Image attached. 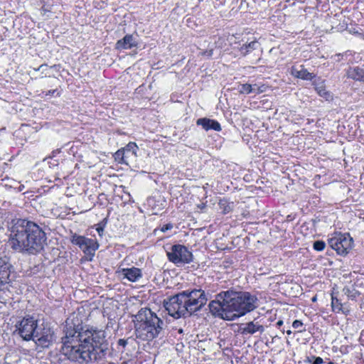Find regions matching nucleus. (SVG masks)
Here are the masks:
<instances>
[{
  "mask_svg": "<svg viewBox=\"0 0 364 364\" xmlns=\"http://www.w3.org/2000/svg\"><path fill=\"white\" fill-rule=\"evenodd\" d=\"M291 74L295 77L306 80H311L315 77L313 73H309L303 65H300L299 67L292 66L291 68Z\"/></svg>",
  "mask_w": 364,
  "mask_h": 364,
  "instance_id": "ddd939ff",
  "label": "nucleus"
},
{
  "mask_svg": "<svg viewBox=\"0 0 364 364\" xmlns=\"http://www.w3.org/2000/svg\"><path fill=\"white\" fill-rule=\"evenodd\" d=\"M323 360L321 357H316L314 360V363L317 364H321L323 363Z\"/></svg>",
  "mask_w": 364,
  "mask_h": 364,
  "instance_id": "473e14b6",
  "label": "nucleus"
},
{
  "mask_svg": "<svg viewBox=\"0 0 364 364\" xmlns=\"http://www.w3.org/2000/svg\"><path fill=\"white\" fill-rule=\"evenodd\" d=\"M336 55V56H338V57H339V56H341V54H340V53H339V54H337V55Z\"/></svg>",
  "mask_w": 364,
  "mask_h": 364,
  "instance_id": "a19ab883",
  "label": "nucleus"
},
{
  "mask_svg": "<svg viewBox=\"0 0 364 364\" xmlns=\"http://www.w3.org/2000/svg\"><path fill=\"white\" fill-rule=\"evenodd\" d=\"M226 291H221L216 296V299L209 303L210 312L214 316L221 318L232 321V316L230 311L229 304L226 297L223 296Z\"/></svg>",
  "mask_w": 364,
  "mask_h": 364,
  "instance_id": "423d86ee",
  "label": "nucleus"
},
{
  "mask_svg": "<svg viewBox=\"0 0 364 364\" xmlns=\"http://www.w3.org/2000/svg\"><path fill=\"white\" fill-rule=\"evenodd\" d=\"M168 260L178 267L189 264L193 261V254L188 249L182 245H173L166 252Z\"/></svg>",
  "mask_w": 364,
  "mask_h": 364,
  "instance_id": "0eeeda50",
  "label": "nucleus"
},
{
  "mask_svg": "<svg viewBox=\"0 0 364 364\" xmlns=\"http://www.w3.org/2000/svg\"><path fill=\"white\" fill-rule=\"evenodd\" d=\"M47 67H48V65L46 64H43V65H40L38 68H36L35 70L36 71L42 70V72H43L45 68H46Z\"/></svg>",
  "mask_w": 364,
  "mask_h": 364,
  "instance_id": "2f4dec72",
  "label": "nucleus"
},
{
  "mask_svg": "<svg viewBox=\"0 0 364 364\" xmlns=\"http://www.w3.org/2000/svg\"><path fill=\"white\" fill-rule=\"evenodd\" d=\"M57 92L56 90H49L46 95H53Z\"/></svg>",
  "mask_w": 364,
  "mask_h": 364,
  "instance_id": "c9c22d12",
  "label": "nucleus"
},
{
  "mask_svg": "<svg viewBox=\"0 0 364 364\" xmlns=\"http://www.w3.org/2000/svg\"><path fill=\"white\" fill-rule=\"evenodd\" d=\"M197 125H200L203 128L208 131L210 129H213L215 131H220L221 126L220 123L214 119H210L208 118H200L196 122Z\"/></svg>",
  "mask_w": 364,
  "mask_h": 364,
  "instance_id": "4468645a",
  "label": "nucleus"
},
{
  "mask_svg": "<svg viewBox=\"0 0 364 364\" xmlns=\"http://www.w3.org/2000/svg\"><path fill=\"white\" fill-rule=\"evenodd\" d=\"M122 272L125 278L133 282L138 281L142 277L141 270L134 267L123 269Z\"/></svg>",
  "mask_w": 364,
  "mask_h": 364,
  "instance_id": "2eb2a0df",
  "label": "nucleus"
},
{
  "mask_svg": "<svg viewBox=\"0 0 364 364\" xmlns=\"http://www.w3.org/2000/svg\"><path fill=\"white\" fill-rule=\"evenodd\" d=\"M303 326V323L299 320H295L292 323V326L294 328H299Z\"/></svg>",
  "mask_w": 364,
  "mask_h": 364,
  "instance_id": "c85d7f7f",
  "label": "nucleus"
},
{
  "mask_svg": "<svg viewBox=\"0 0 364 364\" xmlns=\"http://www.w3.org/2000/svg\"><path fill=\"white\" fill-rule=\"evenodd\" d=\"M200 208H203L205 207V204H202L201 206H199Z\"/></svg>",
  "mask_w": 364,
  "mask_h": 364,
  "instance_id": "58836bf2",
  "label": "nucleus"
},
{
  "mask_svg": "<svg viewBox=\"0 0 364 364\" xmlns=\"http://www.w3.org/2000/svg\"><path fill=\"white\" fill-rule=\"evenodd\" d=\"M14 272V267L10 258L6 255H0V282L1 284L9 281L11 273Z\"/></svg>",
  "mask_w": 364,
  "mask_h": 364,
  "instance_id": "f8f14e48",
  "label": "nucleus"
},
{
  "mask_svg": "<svg viewBox=\"0 0 364 364\" xmlns=\"http://www.w3.org/2000/svg\"><path fill=\"white\" fill-rule=\"evenodd\" d=\"M136 46L132 35H126L122 39L119 40L116 43L117 49H129Z\"/></svg>",
  "mask_w": 364,
  "mask_h": 364,
  "instance_id": "dca6fc26",
  "label": "nucleus"
},
{
  "mask_svg": "<svg viewBox=\"0 0 364 364\" xmlns=\"http://www.w3.org/2000/svg\"><path fill=\"white\" fill-rule=\"evenodd\" d=\"M329 246L340 255L345 256L353 246V238L348 233H336L328 240Z\"/></svg>",
  "mask_w": 364,
  "mask_h": 364,
  "instance_id": "6e6552de",
  "label": "nucleus"
},
{
  "mask_svg": "<svg viewBox=\"0 0 364 364\" xmlns=\"http://www.w3.org/2000/svg\"><path fill=\"white\" fill-rule=\"evenodd\" d=\"M172 228H173V225L171 223H167L161 227V231L163 232H165L169 230H171Z\"/></svg>",
  "mask_w": 364,
  "mask_h": 364,
  "instance_id": "cd10ccee",
  "label": "nucleus"
},
{
  "mask_svg": "<svg viewBox=\"0 0 364 364\" xmlns=\"http://www.w3.org/2000/svg\"><path fill=\"white\" fill-rule=\"evenodd\" d=\"M124 150H123L122 149H119L115 152L114 158L115 160L118 161L119 163L128 165L129 161L126 159H124Z\"/></svg>",
  "mask_w": 364,
  "mask_h": 364,
  "instance_id": "5701e85b",
  "label": "nucleus"
},
{
  "mask_svg": "<svg viewBox=\"0 0 364 364\" xmlns=\"http://www.w3.org/2000/svg\"><path fill=\"white\" fill-rule=\"evenodd\" d=\"M252 87H255V92H254L256 94H259V93L263 92L264 91V89H263V86L258 87L257 85H254Z\"/></svg>",
  "mask_w": 364,
  "mask_h": 364,
  "instance_id": "c756f323",
  "label": "nucleus"
},
{
  "mask_svg": "<svg viewBox=\"0 0 364 364\" xmlns=\"http://www.w3.org/2000/svg\"><path fill=\"white\" fill-rule=\"evenodd\" d=\"M326 247V243L323 240H317L314 242L313 247L316 251H322Z\"/></svg>",
  "mask_w": 364,
  "mask_h": 364,
  "instance_id": "bb28decb",
  "label": "nucleus"
},
{
  "mask_svg": "<svg viewBox=\"0 0 364 364\" xmlns=\"http://www.w3.org/2000/svg\"><path fill=\"white\" fill-rule=\"evenodd\" d=\"M218 205L223 214H227L232 210L230 204L226 200H220Z\"/></svg>",
  "mask_w": 364,
  "mask_h": 364,
  "instance_id": "4be33fe9",
  "label": "nucleus"
},
{
  "mask_svg": "<svg viewBox=\"0 0 364 364\" xmlns=\"http://www.w3.org/2000/svg\"><path fill=\"white\" fill-rule=\"evenodd\" d=\"M313 364H317V363H314H314H313Z\"/></svg>",
  "mask_w": 364,
  "mask_h": 364,
  "instance_id": "37998d69",
  "label": "nucleus"
},
{
  "mask_svg": "<svg viewBox=\"0 0 364 364\" xmlns=\"http://www.w3.org/2000/svg\"><path fill=\"white\" fill-rule=\"evenodd\" d=\"M258 46L259 43L257 41H252L249 43L242 45L240 48V51L242 55L245 56L249 53L256 50L258 48Z\"/></svg>",
  "mask_w": 364,
  "mask_h": 364,
  "instance_id": "6ab92c4d",
  "label": "nucleus"
},
{
  "mask_svg": "<svg viewBox=\"0 0 364 364\" xmlns=\"http://www.w3.org/2000/svg\"><path fill=\"white\" fill-rule=\"evenodd\" d=\"M71 242L77 245L85 254L91 257L95 255V251L99 248V244L96 240L87 238L77 234L72 235Z\"/></svg>",
  "mask_w": 364,
  "mask_h": 364,
  "instance_id": "9b49d317",
  "label": "nucleus"
},
{
  "mask_svg": "<svg viewBox=\"0 0 364 364\" xmlns=\"http://www.w3.org/2000/svg\"><path fill=\"white\" fill-rule=\"evenodd\" d=\"M317 93L321 96L326 99H328L330 97V93L325 89L323 86H316L315 87Z\"/></svg>",
  "mask_w": 364,
  "mask_h": 364,
  "instance_id": "a878e982",
  "label": "nucleus"
},
{
  "mask_svg": "<svg viewBox=\"0 0 364 364\" xmlns=\"http://www.w3.org/2000/svg\"><path fill=\"white\" fill-rule=\"evenodd\" d=\"M36 345L41 348H49L55 341L53 330L47 324H41L36 333L34 338Z\"/></svg>",
  "mask_w": 364,
  "mask_h": 364,
  "instance_id": "9d476101",
  "label": "nucleus"
},
{
  "mask_svg": "<svg viewBox=\"0 0 364 364\" xmlns=\"http://www.w3.org/2000/svg\"><path fill=\"white\" fill-rule=\"evenodd\" d=\"M124 159H126L128 161H129V159H130L131 157H133L134 156H132L129 152H126V151H124Z\"/></svg>",
  "mask_w": 364,
  "mask_h": 364,
  "instance_id": "72a5a7b5",
  "label": "nucleus"
},
{
  "mask_svg": "<svg viewBox=\"0 0 364 364\" xmlns=\"http://www.w3.org/2000/svg\"><path fill=\"white\" fill-rule=\"evenodd\" d=\"M97 231L98 234L100 235V236H102L104 229H103V228L99 227L97 228Z\"/></svg>",
  "mask_w": 364,
  "mask_h": 364,
  "instance_id": "f704fd0d",
  "label": "nucleus"
},
{
  "mask_svg": "<svg viewBox=\"0 0 364 364\" xmlns=\"http://www.w3.org/2000/svg\"><path fill=\"white\" fill-rule=\"evenodd\" d=\"M63 332V350L72 361L80 364L95 361L108 350L105 333L82 326L78 318H67Z\"/></svg>",
  "mask_w": 364,
  "mask_h": 364,
  "instance_id": "f257e3e1",
  "label": "nucleus"
},
{
  "mask_svg": "<svg viewBox=\"0 0 364 364\" xmlns=\"http://www.w3.org/2000/svg\"><path fill=\"white\" fill-rule=\"evenodd\" d=\"M282 324H283V321H282V320L278 321H277V325L278 326H282Z\"/></svg>",
  "mask_w": 364,
  "mask_h": 364,
  "instance_id": "e433bc0d",
  "label": "nucleus"
},
{
  "mask_svg": "<svg viewBox=\"0 0 364 364\" xmlns=\"http://www.w3.org/2000/svg\"><path fill=\"white\" fill-rule=\"evenodd\" d=\"M287 333L288 335H290V334L291 333V331L290 330H288V331H287Z\"/></svg>",
  "mask_w": 364,
  "mask_h": 364,
  "instance_id": "4c0bfd02",
  "label": "nucleus"
},
{
  "mask_svg": "<svg viewBox=\"0 0 364 364\" xmlns=\"http://www.w3.org/2000/svg\"><path fill=\"white\" fill-rule=\"evenodd\" d=\"M239 92L242 94H250L255 92V87H253L252 85L250 84H242L241 85Z\"/></svg>",
  "mask_w": 364,
  "mask_h": 364,
  "instance_id": "393cba45",
  "label": "nucleus"
},
{
  "mask_svg": "<svg viewBox=\"0 0 364 364\" xmlns=\"http://www.w3.org/2000/svg\"><path fill=\"white\" fill-rule=\"evenodd\" d=\"M343 291L345 295L352 300L355 299L360 295L359 291L353 286L344 287Z\"/></svg>",
  "mask_w": 364,
  "mask_h": 364,
  "instance_id": "aec40b11",
  "label": "nucleus"
},
{
  "mask_svg": "<svg viewBox=\"0 0 364 364\" xmlns=\"http://www.w3.org/2000/svg\"><path fill=\"white\" fill-rule=\"evenodd\" d=\"M39 326L33 316L24 317L16 324L18 334L25 341L32 340Z\"/></svg>",
  "mask_w": 364,
  "mask_h": 364,
  "instance_id": "1a4fd4ad",
  "label": "nucleus"
},
{
  "mask_svg": "<svg viewBox=\"0 0 364 364\" xmlns=\"http://www.w3.org/2000/svg\"><path fill=\"white\" fill-rule=\"evenodd\" d=\"M135 334L137 338L150 341L163 336L165 322L150 309L142 308L134 316Z\"/></svg>",
  "mask_w": 364,
  "mask_h": 364,
  "instance_id": "20e7f679",
  "label": "nucleus"
},
{
  "mask_svg": "<svg viewBox=\"0 0 364 364\" xmlns=\"http://www.w3.org/2000/svg\"><path fill=\"white\" fill-rule=\"evenodd\" d=\"M118 344H119V346H123V347H125V346L127 345V341L126 340H124V339H119V340L118 341Z\"/></svg>",
  "mask_w": 364,
  "mask_h": 364,
  "instance_id": "7c9ffc66",
  "label": "nucleus"
},
{
  "mask_svg": "<svg viewBox=\"0 0 364 364\" xmlns=\"http://www.w3.org/2000/svg\"><path fill=\"white\" fill-rule=\"evenodd\" d=\"M138 147L135 143H129L124 148L122 149L126 151V152H129L132 156L135 157L136 156V150Z\"/></svg>",
  "mask_w": 364,
  "mask_h": 364,
  "instance_id": "b1692460",
  "label": "nucleus"
},
{
  "mask_svg": "<svg viewBox=\"0 0 364 364\" xmlns=\"http://www.w3.org/2000/svg\"><path fill=\"white\" fill-rule=\"evenodd\" d=\"M264 330L263 326L255 323L253 321L247 323L245 327L241 328V333L242 334H253L257 331L263 332Z\"/></svg>",
  "mask_w": 364,
  "mask_h": 364,
  "instance_id": "f3484780",
  "label": "nucleus"
},
{
  "mask_svg": "<svg viewBox=\"0 0 364 364\" xmlns=\"http://www.w3.org/2000/svg\"><path fill=\"white\" fill-rule=\"evenodd\" d=\"M328 364H333V363H332V362H330V363H329Z\"/></svg>",
  "mask_w": 364,
  "mask_h": 364,
  "instance_id": "79ce46f5",
  "label": "nucleus"
},
{
  "mask_svg": "<svg viewBox=\"0 0 364 364\" xmlns=\"http://www.w3.org/2000/svg\"><path fill=\"white\" fill-rule=\"evenodd\" d=\"M46 240L45 232L36 223L25 219L14 220L9 239L13 250L36 255L43 250Z\"/></svg>",
  "mask_w": 364,
  "mask_h": 364,
  "instance_id": "f03ea898",
  "label": "nucleus"
},
{
  "mask_svg": "<svg viewBox=\"0 0 364 364\" xmlns=\"http://www.w3.org/2000/svg\"><path fill=\"white\" fill-rule=\"evenodd\" d=\"M348 77L364 82V70L359 67L350 68L347 72Z\"/></svg>",
  "mask_w": 364,
  "mask_h": 364,
  "instance_id": "a211bd4d",
  "label": "nucleus"
},
{
  "mask_svg": "<svg viewBox=\"0 0 364 364\" xmlns=\"http://www.w3.org/2000/svg\"><path fill=\"white\" fill-rule=\"evenodd\" d=\"M331 300V306L333 311L339 312L341 311L343 313L346 314L345 311L343 309L342 304L337 298L332 296Z\"/></svg>",
  "mask_w": 364,
  "mask_h": 364,
  "instance_id": "412c9836",
  "label": "nucleus"
},
{
  "mask_svg": "<svg viewBox=\"0 0 364 364\" xmlns=\"http://www.w3.org/2000/svg\"><path fill=\"white\" fill-rule=\"evenodd\" d=\"M208 299L201 289L185 290L164 301V306L173 318H186L198 311L205 305Z\"/></svg>",
  "mask_w": 364,
  "mask_h": 364,
  "instance_id": "7ed1b4c3",
  "label": "nucleus"
},
{
  "mask_svg": "<svg viewBox=\"0 0 364 364\" xmlns=\"http://www.w3.org/2000/svg\"><path fill=\"white\" fill-rule=\"evenodd\" d=\"M223 296L229 304L232 320L253 311L259 306L257 297L248 291L228 290Z\"/></svg>",
  "mask_w": 364,
  "mask_h": 364,
  "instance_id": "39448f33",
  "label": "nucleus"
},
{
  "mask_svg": "<svg viewBox=\"0 0 364 364\" xmlns=\"http://www.w3.org/2000/svg\"><path fill=\"white\" fill-rule=\"evenodd\" d=\"M209 55H212V50H210L209 51Z\"/></svg>",
  "mask_w": 364,
  "mask_h": 364,
  "instance_id": "ea45409f",
  "label": "nucleus"
}]
</instances>
